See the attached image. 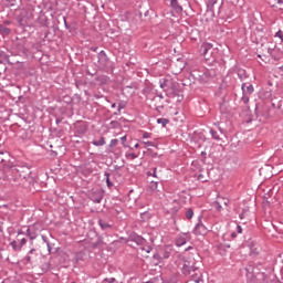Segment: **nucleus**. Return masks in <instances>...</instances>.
<instances>
[{
  "mask_svg": "<svg viewBox=\"0 0 283 283\" xmlns=\"http://www.w3.org/2000/svg\"><path fill=\"white\" fill-rule=\"evenodd\" d=\"M247 271V283H260V280L258 277H266V274L263 272L256 273L255 275V269L253 266H249L245 269Z\"/></svg>",
  "mask_w": 283,
  "mask_h": 283,
  "instance_id": "f03ea898",
  "label": "nucleus"
},
{
  "mask_svg": "<svg viewBox=\"0 0 283 283\" xmlns=\"http://www.w3.org/2000/svg\"><path fill=\"white\" fill-rule=\"evenodd\" d=\"M201 54L202 56H207V54H213V44L211 43H203L201 45Z\"/></svg>",
  "mask_w": 283,
  "mask_h": 283,
  "instance_id": "9b49d317",
  "label": "nucleus"
},
{
  "mask_svg": "<svg viewBox=\"0 0 283 283\" xmlns=\"http://www.w3.org/2000/svg\"><path fill=\"white\" fill-rule=\"evenodd\" d=\"M104 282L114 283L116 282L115 277L105 279Z\"/></svg>",
  "mask_w": 283,
  "mask_h": 283,
  "instance_id": "a19ab883",
  "label": "nucleus"
},
{
  "mask_svg": "<svg viewBox=\"0 0 283 283\" xmlns=\"http://www.w3.org/2000/svg\"><path fill=\"white\" fill-rule=\"evenodd\" d=\"M42 240L43 242H45L49 253H52V245H50V241H48V237L42 235Z\"/></svg>",
  "mask_w": 283,
  "mask_h": 283,
  "instance_id": "b1692460",
  "label": "nucleus"
},
{
  "mask_svg": "<svg viewBox=\"0 0 283 283\" xmlns=\"http://www.w3.org/2000/svg\"><path fill=\"white\" fill-rule=\"evenodd\" d=\"M97 223L99 224L102 231H109V229H114V222L112 221L98 219Z\"/></svg>",
  "mask_w": 283,
  "mask_h": 283,
  "instance_id": "9d476101",
  "label": "nucleus"
},
{
  "mask_svg": "<svg viewBox=\"0 0 283 283\" xmlns=\"http://www.w3.org/2000/svg\"><path fill=\"white\" fill-rule=\"evenodd\" d=\"M170 6L176 14H180V12H182V7L178 3V0H171Z\"/></svg>",
  "mask_w": 283,
  "mask_h": 283,
  "instance_id": "2eb2a0df",
  "label": "nucleus"
},
{
  "mask_svg": "<svg viewBox=\"0 0 283 283\" xmlns=\"http://www.w3.org/2000/svg\"><path fill=\"white\" fill-rule=\"evenodd\" d=\"M12 30L3 24H0V34L1 36H10Z\"/></svg>",
  "mask_w": 283,
  "mask_h": 283,
  "instance_id": "f3484780",
  "label": "nucleus"
},
{
  "mask_svg": "<svg viewBox=\"0 0 283 283\" xmlns=\"http://www.w3.org/2000/svg\"><path fill=\"white\" fill-rule=\"evenodd\" d=\"M55 123H56V125H59V124L61 123V119L57 118V119L55 120Z\"/></svg>",
  "mask_w": 283,
  "mask_h": 283,
  "instance_id": "3c124183",
  "label": "nucleus"
},
{
  "mask_svg": "<svg viewBox=\"0 0 283 283\" xmlns=\"http://www.w3.org/2000/svg\"><path fill=\"white\" fill-rule=\"evenodd\" d=\"M193 233L195 235H207V233H209V230L207 229V227H205V224H202V221L199 220L193 229Z\"/></svg>",
  "mask_w": 283,
  "mask_h": 283,
  "instance_id": "0eeeda50",
  "label": "nucleus"
},
{
  "mask_svg": "<svg viewBox=\"0 0 283 283\" xmlns=\"http://www.w3.org/2000/svg\"><path fill=\"white\" fill-rule=\"evenodd\" d=\"M218 129H219L220 134H224V130L222 129V127L218 126Z\"/></svg>",
  "mask_w": 283,
  "mask_h": 283,
  "instance_id": "09e8293b",
  "label": "nucleus"
},
{
  "mask_svg": "<svg viewBox=\"0 0 283 283\" xmlns=\"http://www.w3.org/2000/svg\"><path fill=\"white\" fill-rule=\"evenodd\" d=\"M126 158L128 160H136V158H138V155H136L135 153H126Z\"/></svg>",
  "mask_w": 283,
  "mask_h": 283,
  "instance_id": "a878e982",
  "label": "nucleus"
},
{
  "mask_svg": "<svg viewBox=\"0 0 283 283\" xmlns=\"http://www.w3.org/2000/svg\"><path fill=\"white\" fill-rule=\"evenodd\" d=\"M28 240L25 238L21 239L19 241V244L21 245V249H23L24 244H27Z\"/></svg>",
  "mask_w": 283,
  "mask_h": 283,
  "instance_id": "58836bf2",
  "label": "nucleus"
},
{
  "mask_svg": "<svg viewBox=\"0 0 283 283\" xmlns=\"http://www.w3.org/2000/svg\"><path fill=\"white\" fill-rule=\"evenodd\" d=\"M170 255H171V252L165 250V251L163 252V256H161V258H163L164 260H169Z\"/></svg>",
  "mask_w": 283,
  "mask_h": 283,
  "instance_id": "2f4dec72",
  "label": "nucleus"
},
{
  "mask_svg": "<svg viewBox=\"0 0 283 283\" xmlns=\"http://www.w3.org/2000/svg\"><path fill=\"white\" fill-rule=\"evenodd\" d=\"M237 232L242 233V226H237Z\"/></svg>",
  "mask_w": 283,
  "mask_h": 283,
  "instance_id": "49530a36",
  "label": "nucleus"
},
{
  "mask_svg": "<svg viewBox=\"0 0 283 283\" xmlns=\"http://www.w3.org/2000/svg\"><path fill=\"white\" fill-rule=\"evenodd\" d=\"M27 232L31 240H34L36 238L35 235L30 234V229H28Z\"/></svg>",
  "mask_w": 283,
  "mask_h": 283,
  "instance_id": "c03bdc74",
  "label": "nucleus"
},
{
  "mask_svg": "<svg viewBox=\"0 0 283 283\" xmlns=\"http://www.w3.org/2000/svg\"><path fill=\"white\" fill-rule=\"evenodd\" d=\"M163 98H165V96H163V94H158L157 96L153 97V102L154 103H163Z\"/></svg>",
  "mask_w": 283,
  "mask_h": 283,
  "instance_id": "c756f323",
  "label": "nucleus"
},
{
  "mask_svg": "<svg viewBox=\"0 0 283 283\" xmlns=\"http://www.w3.org/2000/svg\"><path fill=\"white\" fill-rule=\"evenodd\" d=\"M268 53L270 54V56H272V59H274V61H277V59L282 56V50H280L279 48L268 49Z\"/></svg>",
  "mask_w": 283,
  "mask_h": 283,
  "instance_id": "ddd939ff",
  "label": "nucleus"
},
{
  "mask_svg": "<svg viewBox=\"0 0 283 283\" xmlns=\"http://www.w3.org/2000/svg\"><path fill=\"white\" fill-rule=\"evenodd\" d=\"M210 134L214 140H221L220 135H218V132L213 130V128H210Z\"/></svg>",
  "mask_w": 283,
  "mask_h": 283,
  "instance_id": "393cba45",
  "label": "nucleus"
},
{
  "mask_svg": "<svg viewBox=\"0 0 283 283\" xmlns=\"http://www.w3.org/2000/svg\"><path fill=\"white\" fill-rule=\"evenodd\" d=\"M2 25H4V28H6V25H12V21H10V20H4L3 23H2Z\"/></svg>",
  "mask_w": 283,
  "mask_h": 283,
  "instance_id": "79ce46f5",
  "label": "nucleus"
},
{
  "mask_svg": "<svg viewBox=\"0 0 283 283\" xmlns=\"http://www.w3.org/2000/svg\"><path fill=\"white\" fill-rule=\"evenodd\" d=\"M25 261L28 264H34V262H36V249H31L29 251L28 255L25 256Z\"/></svg>",
  "mask_w": 283,
  "mask_h": 283,
  "instance_id": "f8f14e48",
  "label": "nucleus"
},
{
  "mask_svg": "<svg viewBox=\"0 0 283 283\" xmlns=\"http://www.w3.org/2000/svg\"><path fill=\"white\" fill-rule=\"evenodd\" d=\"M112 108L113 109L116 108V103L112 104Z\"/></svg>",
  "mask_w": 283,
  "mask_h": 283,
  "instance_id": "603ef678",
  "label": "nucleus"
},
{
  "mask_svg": "<svg viewBox=\"0 0 283 283\" xmlns=\"http://www.w3.org/2000/svg\"><path fill=\"white\" fill-rule=\"evenodd\" d=\"M0 59H6V52L0 51Z\"/></svg>",
  "mask_w": 283,
  "mask_h": 283,
  "instance_id": "de8ad7c7",
  "label": "nucleus"
},
{
  "mask_svg": "<svg viewBox=\"0 0 283 283\" xmlns=\"http://www.w3.org/2000/svg\"><path fill=\"white\" fill-rule=\"evenodd\" d=\"M90 200H92V202L101 205V202L103 201V191L93 190L90 195Z\"/></svg>",
  "mask_w": 283,
  "mask_h": 283,
  "instance_id": "1a4fd4ad",
  "label": "nucleus"
},
{
  "mask_svg": "<svg viewBox=\"0 0 283 283\" xmlns=\"http://www.w3.org/2000/svg\"><path fill=\"white\" fill-rule=\"evenodd\" d=\"M116 145H118V139H112L109 147H116Z\"/></svg>",
  "mask_w": 283,
  "mask_h": 283,
  "instance_id": "4c0bfd02",
  "label": "nucleus"
},
{
  "mask_svg": "<svg viewBox=\"0 0 283 283\" xmlns=\"http://www.w3.org/2000/svg\"><path fill=\"white\" fill-rule=\"evenodd\" d=\"M198 262H196V259H189L184 261V265L181 269V273H190L189 271H193V269H199Z\"/></svg>",
  "mask_w": 283,
  "mask_h": 283,
  "instance_id": "39448f33",
  "label": "nucleus"
},
{
  "mask_svg": "<svg viewBox=\"0 0 283 283\" xmlns=\"http://www.w3.org/2000/svg\"><path fill=\"white\" fill-rule=\"evenodd\" d=\"M159 86L164 92H166L169 98L178 96V83L174 82L171 78L159 80Z\"/></svg>",
  "mask_w": 283,
  "mask_h": 283,
  "instance_id": "f257e3e1",
  "label": "nucleus"
},
{
  "mask_svg": "<svg viewBox=\"0 0 283 283\" xmlns=\"http://www.w3.org/2000/svg\"><path fill=\"white\" fill-rule=\"evenodd\" d=\"M143 144H144L146 147H156V144H154V142H143Z\"/></svg>",
  "mask_w": 283,
  "mask_h": 283,
  "instance_id": "f704fd0d",
  "label": "nucleus"
},
{
  "mask_svg": "<svg viewBox=\"0 0 283 283\" xmlns=\"http://www.w3.org/2000/svg\"><path fill=\"white\" fill-rule=\"evenodd\" d=\"M105 178H106V185L108 187V189H112V187H114V182H112V180L109 179V172H105L104 174Z\"/></svg>",
  "mask_w": 283,
  "mask_h": 283,
  "instance_id": "4be33fe9",
  "label": "nucleus"
},
{
  "mask_svg": "<svg viewBox=\"0 0 283 283\" xmlns=\"http://www.w3.org/2000/svg\"><path fill=\"white\" fill-rule=\"evenodd\" d=\"M218 3V0H208V8L209 10H213V7Z\"/></svg>",
  "mask_w": 283,
  "mask_h": 283,
  "instance_id": "cd10ccee",
  "label": "nucleus"
},
{
  "mask_svg": "<svg viewBox=\"0 0 283 283\" xmlns=\"http://www.w3.org/2000/svg\"><path fill=\"white\" fill-rule=\"evenodd\" d=\"M29 18H30V19H32V18H33L32 13H30Z\"/></svg>",
  "mask_w": 283,
  "mask_h": 283,
  "instance_id": "13d9d810",
  "label": "nucleus"
},
{
  "mask_svg": "<svg viewBox=\"0 0 283 283\" xmlns=\"http://www.w3.org/2000/svg\"><path fill=\"white\" fill-rule=\"evenodd\" d=\"M0 76H1V72H0Z\"/></svg>",
  "mask_w": 283,
  "mask_h": 283,
  "instance_id": "052dcab7",
  "label": "nucleus"
},
{
  "mask_svg": "<svg viewBox=\"0 0 283 283\" xmlns=\"http://www.w3.org/2000/svg\"><path fill=\"white\" fill-rule=\"evenodd\" d=\"M146 283H156L154 280H150V281H148V282H146Z\"/></svg>",
  "mask_w": 283,
  "mask_h": 283,
  "instance_id": "6e6d98bb",
  "label": "nucleus"
},
{
  "mask_svg": "<svg viewBox=\"0 0 283 283\" xmlns=\"http://www.w3.org/2000/svg\"><path fill=\"white\" fill-rule=\"evenodd\" d=\"M277 3H282V0H277Z\"/></svg>",
  "mask_w": 283,
  "mask_h": 283,
  "instance_id": "bf43d9fd",
  "label": "nucleus"
},
{
  "mask_svg": "<svg viewBox=\"0 0 283 283\" xmlns=\"http://www.w3.org/2000/svg\"><path fill=\"white\" fill-rule=\"evenodd\" d=\"M241 90L243 94H248L249 96H251V94H253V92L255 91L251 84L247 86V83H243L241 85Z\"/></svg>",
  "mask_w": 283,
  "mask_h": 283,
  "instance_id": "dca6fc26",
  "label": "nucleus"
},
{
  "mask_svg": "<svg viewBox=\"0 0 283 283\" xmlns=\"http://www.w3.org/2000/svg\"><path fill=\"white\" fill-rule=\"evenodd\" d=\"M130 242H135L138 244V247H145L147 244V240L145 238L138 235L137 233H132L128 238Z\"/></svg>",
  "mask_w": 283,
  "mask_h": 283,
  "instance_id": "6e6552de",
  "label": "nucleus"
},
{
  "mask_svg": "<svg viewBox=\"0 0 283 283\" xmlns=\"http://www.w3.org/2000/svg\"><path fill=\"white\" fill-rule=\"evenodd\" d=\"M187 240H189V233H184L176 239V244L178 247H185V244H187Z\"/></svg>",
  "mask_w": 283,
  "mask_h": 283,
  "instance_id": "4468645a",
  "label": "nucleus"
},
{
  "mask_svg": "<svg viewBox=\"0 0 283 283\" xmlns=\"http://www.w3.org/2000/svg\"><path fill=\"white\" fill-rule=\"evenodd\" d=\"M186 218H187V220H191V218H193V209L189 208L186 211Z\"/></svg>",
  "mask_w": 283,
  "mask_h": 283,
  "instance_id": "c85d7f7f",
  "label": "nucleus"
},
{
  "mask_svg": "<svg viewBox=\"0 0 283 283\" xmlns=\"http://www.w3.org/2000/svg\"><path fill=\"white\" fill-rule=\"evenodd\" d=\"M138 147H140V145L139 144H135V148L138 149Z\"/></svg>",
  "mask_w": 283,
  "mask_h": 283,
  "instance_id": "864d4df0",
  "label": "nucleus"
},
{
  "mask_svg": "<svg viewBox=\"0 0 283 283\" xmlns=\"http://www.w3.org/2000/svg\"><path fill=\"white\" fill-rule=\"evenodd\" d=\"M65 27L67 28V21L64 19Z\"/></svg>",
  "mask_w": 283,
  "mask_h": 283,
  "instance_id": "4d7b16f0",
  "label": "nucleus"
},
{
  "mask_svg": "<svg viewBox=\"0 0 283 283\" xmlns=\"http://www.w3.org/2000/svg\"><path fill=\"white\" fill-rule=\"evenodd\" d=\"M241 101H242V103H244V105H248L249 104V94L243 93V96L241 97Z\"/></svg>",
  "mask_w": 283,
  "mask_h": 283,
  "instance_id": "473e14b6",
  "label": "nucleus"
},
{
  "mask_svg": "<svg viewBox=\"0 0 283 283\" xmlns=\"http://www.w3.org/2000/svg\"><path fill=\"white\" fill-rule=\"evenodd\" d=\"M13 175H14V177L11 178V182H19V178L17 177V176H19V175H17V171H15V170H13Z\"/></svg>",
  "mask_w": 283,
  "mask_h": 283,
  "instance_id": "c9c22d12",
  "label": "nucleus"
},
{
  "mask_svg": "<svg viewBox=\"0 0 283 283\" xmlns=\"http://www.w3.org/2000/svg\"><path fill=\"white\" fill-rule=\"evenodd\" d=\"M182 275L190 277V280H192L195 283H205L200 268H195L193 270L189 271V273H182Z\"/></svg>",
  "mask_w": 283,
  "mask_h": 283,
  "instance_id": "7ed1b4c3",
  "label": "nucleus"
},
{
  "mask_svg": "<svg viewBox=\"0 0 283 283\" xmlns=\"http://www.w3.org/2000/svg\"><path fill=\"white\" fill-rule=\"evenodd\" d=\"M217 211H220V209H222V206H220V201H217V207H216Z\"/></svg>",
  "mask_w": 283,
  "mask_h": 283,
  "instance_id": "a18cd8bd",
  "label": "nucleus"
},
{
  "mask_svg": "<svg viewBox=\"0 0 283 283\" xmlns=\"http://www.w3.org/2000/svg\"><path fill=\"white\" fill-rule=\"evenodd\" d=\"M97 59L99 70H109V57H107V53H105V51H101L97 54Z\"/></svg>",
  "mask_w": 283,
  "mask_h": 283,
  "instance_id": "20e7f679",
  "label": "nucleus"
},
{
  "mask_svg": "<svg viewBox=\"0 0 283 283\" xmlns=\"http://www.w3.org/2000/svg\"><path fill=\"white\" fill-rule=\"evenodd\" d=\"M223 205L227 207V205H229V200H224Z\"/></svg>",
  "mask_w": 283,
  "mask_h": 283,
  "instance_id": "8fccbe9b",
  "label": "nucleus"
},
{
  "mask_svg": "<svg viewBox=\"0 0 283 283\" xmlns=\"http://www.w3.org/2000/svg\"><path fill=\"white\" fill-rule=\"evenodd\" d=\"M153 250L154 248H151V245H146L142 248V251H145L146 253H151Z\"/></svg>",
  "mask_w": 283,
  "mask_h": 283,
  "instance_id": "72a5a7b5",
  "label": "nucleus"
},
{
  "mask_svg": "<svg viewBox=\"0 0 283 283\" xmlns=\"http://www.w3.org/2000/svg\"><path fill=\"white\" fill-rule=\"evenodd\" d=\"M153 176H154V178H156V168H155V170L153 172Z\"/></svg>",
  "mask_w": 283,
  "mask_h": 283,
  "instance_id": "5fc2aeb1",
  "label": "nucleus"
},
{
  "mask_svg": "<svg viewBox=\"0 0 283 283\" xmlns=\"http://www.w3.org/2000/svg\"><path fill=\"white\" fill-rule=\"evenodd\" d=\"M109 126L112 129H118V127H120V123H118L117 120H112L109 123Z\"/></svg>",
  "mask_w": 283,
  "mask_h": 283,
  "instance_id": "bb28decb",
  "label": "nucleus"
},
{
  "mask_svg": "<svg viewBox=\"0 0 283 283\" xmlns=\"http://www.w3.org/2000/svg\"><path fill=\"white\" fill-rule=\"evenodd\" d=\"M125 107H127V102L120 101V102L118 103V109H117V112L114 113L115 116H120V111H122V109H125Z\"/></svg>",
  "mask_w": 283,
  "mask_h": 283,
  "instance_id": "a211bd4d",
  "label": "nucleus"
},
{
  "mask_svg": "<svg viewBox=\"0 0 283 283\" xmlns=\"http://www.w3.org/2000/svg\"><path fill=\"white\" fill-rule=\"evenodd\" d=\"M275 36H277L279 39H281V41H283V32H282V30H279V31L275 33Z\"/></svg>",
  "mask_w": 283,
  "mask_h": 283,
  "instance_id": "e433bc0d",
  "label": "nucleus"
},
{
  "mask_svg": "<svg viewBox=\"0 0 283 283\" xmlns=\"http://www.w3.org/2000/svg\"><path fill=\"white\" fill-rule=\"evenodd\" d=\"M10 244H11L13 251H21V249H22L19 241H17V240H13Z\"/></svg>",
  "mask_w": 283,
  "mask_h": 283,
  "instance_id": "412c9836",
  "label": "nucleus"
},
{
  "mask_svg": "<svg viewBox=\"0 0 283 283\" xmlns=\"http://www.w3.org/2000/svg\"><path fill=\"white\" fill-rule=\"evenodd\" d=\"M150 137H151V134H150V133L145 132V133L143 134V138H150Z\"/></svg>",
  "mask_w": 283,
  "mask_h": 283,
  "instance_id": "37998d69",
  "label": "nucleus"
},
{
  "mask_svg": "<svg viewBox=\"0 0 283 283\" xmlns=\"http://www.w3.org/2000/svg\"><path fill=\"white\" fill-rule=\"evenodd\" d=\"M150 189L153 191H158V181H151L150 182Z\"/></svg>",
  "mask_w": 283,
  "mask_h": 283,
  "instance_id": "7c9ffc66",
  "label": "nucleus"
},
{
  "mask_svg": "<svg viewBox=\"0 0 283 283\" xmlns=\"http://www.w3.org/2000/svg\"><path fill=\"white\" fill-rule=\"evenodd\" d=\"M120 140H122V145H123L124 147H127V145L125 144V143H127V136H126V135L123 136V137L120 138Z\"/></svg>",
  "mask_w": 283,
  "mask_h": 283,
  "instance_id": "ea45409f",
  "label": "nucleus"
},
{
  "mask_svg": "<svg viewBox=\"0 0 283 283\" xmlns=\"http://www.w3.org/2000/svg\"><path fill=\"white\" fill-rule=\"evenodd\" d=\"M14 170L15 176H19V178H23V180L30 178V175L32 174V170H30V167L28 166H18Z\"/></svg>",
  "mask_w": 283,
  "mask_h": 283,
  "instance_id": "423d86ee",
  "label": "nucleus"
},
{
  "mask_svg": "<svg viewBox=\"0 0 283 283\" xmlns=\"http://www.w3.org/2000/svg\"><path fill=\"white\" fill-rule=\"evenodd\" d=\"M95 147H103L105 145V137H101L98 140H93L92 143Z\"/></svg>",
  "mask_w": 283,
  "mask_h": 283,
  "instance_id": "aec40b11",
  "label": "nucleus"
},
{
  "mask_svg": "<svg viewBox=\"0 0 283 283\" xmlns=\"http://www.w3.org/2000/svg\"><path fill=\"white\" fill-rule=\"evenodd\" d=\"M72 283H76V282H72Z\"/></svg>",
  "mask_w": 283,
  "mask_h": 283,
  "instance_id": "680f3d73",
  "label": "nucleus"
},
{
  "mask_svg": "<svg viewBox=\"0 0 283 283\" xmlns=\"http://www.w3.org/2000/svg\"><path fill=\"white\" fill-rule=\"evenodd\" d=\"M157 123H158V125H161V127H167V125H169V119H167V118H158Z\"/></svg>",
  "mask_w": 283,
  "mask_h": 283,
  "instance_id": "5701e85b",
  "label": "nucleus"
},
{
  "mask_svg": "<svg viewBox=\"0 0 283 283\" xmlns=\"http://www.w3.org/2000/svg\"><path fill=\"white\" fill-rule=\"evenodd\" d=\"M155 109H156V112L161 113L163 109H165V105L163 104V102H160V101L155 102Z\"/></svg>",
  "mask_w": 283,
  "mask_h": 283,
  "instance_id": "6ab92c4d",
  "label": "nucleus"
}]
</instances>
